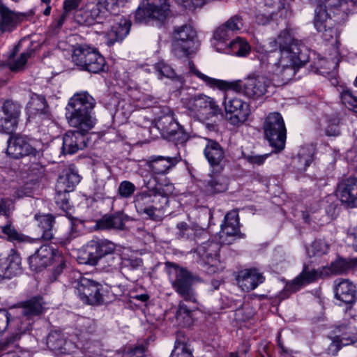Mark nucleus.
<instances>
[{"label":"nucleus","instance_id":"f257e3e1","mask_svg":"<svg viewBox=\"0 0 357 357\" xmlns=\"http://www.w3.org/2000/svg\"><path fill=\"white\" fill-rule=\"evenodd\" d=\"M270 45L273 48L278 47L279 52H271L267 54L268 72L283 83L291 80L297 70L309 61L306 47L301 41L294 38L288 29L282 31L270 42Z\"/></svg>","mask_w":357,"mask_h":357},{"label":"nucleus","instance_id":"f03ea898","mask_svg":"<svg viewBox=\"0 0 357 357\" xmlns=\"http://www.w3.org/2000/svg\"><path fill=\"white\" fill-rule=\"evenodd\" d=\"M96 100L87 92L75 93L70 98L66 107V117L70 126L75 130H69L63 138V151L73 154L86 147L84 135L93 128L96 118L93 109Z\"/></svg>","mask_w":357,"mask_h":357},{"label":"nucleus","instance_id":"7ed1b4c3","mask_svg":"<svg viewBox=\"0 0 357 357\" xmlns=\"http://www.w3.org/2000/svg\"><path fill=\"white\" fill-rule=\"evenodd\" d=\"M40 298H32L22 304L21 315L16 317L12 309L0 308V335L7 329L12 331V335L0 342V351L10 352V348L16 347L15 342L20 336L30 331L33 319L43 312Z\"/></svg>","mask_w":357,"mask_h":357},{"label":"nucleus","instance_id":"20e7f679","mask_svg":"<svg viewBox=\"0 0 357 357\" xmlns=\"http://www.w3.org/2000/svg\"><path fill=\"white\" fill-rule=\"evenodd\" d=\"M150 192H142L134 197L135 207L138 213L146 215L152 220H157L156 211L162 209L169 203V196L174 192V187L172 183H157L155 187L146 184Z\"/></svg>","mask_w":357,"mask_h":357},{"label":"nucleus","instance_id":"39448f33","mask_svg":"<svg viewBox=\"0 0 357 357\" xmlns=\"http://www.w3.org/2000/svg\"><path fill=\"white\" fill-rule=\"evenodd\" d=\"M225 83L227 85L224 88H221L220 90H232L252 99H257L265 95L271 85L270 79L261 75H249L244 79V81H225Z\"/></svg>","mask_w":357,"mask_h":357},{"label":"nucleus","instance_id":"423d86ee","mask_svg":"<svg viewBox=\"0 0 357 357\" xmlns=\"http://www.w3.org/2000/svg\"><path fill=\"white\" fill-rule=\"evenodd\" d=\"M72 61L80 69L93 73L102 71L105 65V58L99 52L85 44L74 46Z\"/></svg>","mask_w":357,"mask_h":357},{"label":"nucleus","instance_id":"0eeeda50","mask_svg":"<svg viewBox=\"0 0 357 357\" xmlns=\"http://www.w3.org/2000/svg\"><path fill=\"white\" fill-rule=\"evenodd\" d=\"M263 129L269 144L278 151L284 149L287 130L282 116L278 112L270 113L265 119Z\"/></svg>","mask_w":357,"mask_h":357},{"label":"nucleus","instance_id":"6e6552de","mask_svg":"<svg viewBox=\"0 0 357 357\" xmlns=\"http://www.w3.org/2000/svg\"><path fill=\"white\" fill-rule=\"evenodd\" d=\"M184 105L194 118L208 119L220 113V108L213 98L204 94L185 99Z\"/></svg>","mask_w":357,"mask_h":357},{"label":"nucleus","instance_id":"1a4fd4ad","mask_svg":"<svg viewBox=\"0 0 357 357\" xmlns=\"http://www.w3.org/2000/svg\"><path fill=\"white\" fill-rule=\"evenodd\" d=\"M169 12L167 0H144L135 13V22L146 23L151 19L165 20Z\"/></svg>","mask_w":357,"mask_h":357},{"label":"nucleus","instance_id":"9d476101","mask_svg":"<svg viewBox=\"0 0 357 357\" xmlns=\"http://www.w3.org/2000/svg\"><path fill=\"white\" fill-rule=\"evenodd\" d=\"M9 135L6 151L7 155L13 159H20L29 155L34 157L39 155V151L27 136L13 133Z\"/></svg>","mask_w":357,"mask_h":357},{"label":"nucleus","instance_id":"9b49d317","mask_svg":"<svg viewBox=\"0 0 357 357\" xmlns=\"http://www.w3.org/2000/svg\"><path fill=\"white\" fill-rule=\"evenodd\" d=\"M75 294L84 303L99 305L103 302V298L100 294L102 285L100 283L82 276L75 282Z\"/></svg>","mask_w":357,"mask_h":357},{"label":"nucleus","instance_id":"f8f14e48","mask_svg":"<svg viewBox=\"0 0 357 357\" xmlns=\"http://www.w3.org/2000/svg\"><path fill=\"white\" fill-rule=\"evenodd\" d=\"M21 106L11 100H0V131L11 134L16 129Z\"/></svg>","mask_w":357,"mask_h":357},{"label":"nucleus","instance_id":"ddd939ff","mask_svg":"<svg viewBox=\"0 0 357 357\" xmlns=\"http://www.w3.org/2000/svg\"><path fill=\"white\" fill-rule=\"evenodd\" d=\"M195 36L196 32L191 25L184 24L176 27L173 33V48L175 54L187 56Z\"/></svg>","mask_w":357,"mask_h":357},{"label":"nucleus","instance_id":"4468645a","mask_svg":"<svg viewBox=\"0 0 357 357\" xmlns=\"http://www.w3.org/2000/svg\"><path fill=\"white\" fill-rule=\"evenodd\" d=\"M176 278L172 284L175 291L182 296L185 301L195 303L197 302L195 291L192 287V277L190 273L184 268L175 270Z\"/></svg>","mask_w":357,"mask_h":357},{"label":"nucleus","instance_id":"2eb2a0df","mask_svg":"<svg viewBox=\"0 0 357 357\" xmlns=\"http://www.w3.org/2000/svg\"><path fill=\"white\" fill-rule=\"evenodd\" d=\"M225 109L227 114H230L227 118L233 125L246 121L250 112L248 104L237 98L225 100Z\"/></svg>","mask_w":357,"mask_h":357},{"label":"nucleus","instance_id":"dca6fc26","mask_svg":"<svg viewBox=\"0 0 357 357\" xmlns=\"http://www.w3.org/2000/svg\"><path fill=\"white\" fill-rule=\"evenodd\" d=\"M336 196L348 207L357 205V178H348L340 181L337 186Z\"/></svg>","mask_w":357,"mask_h":357},{"label":"nucleus","instance_id":"f3484780","mask_svg":"<svg viewBox=\"0 0 357 357\" xmlns=\"http://www.w3.org/2000/svg\"><path fill=\"white\" fill-rule=\"evenodd\" d=\"M204 155L211 168L217 172L222 169L225 158L223 147L216 141L205 138Z\"/></svg>","mask_w":357,"mask_h":357},{"label":"nucleus","instance_id":"a211bd4d","mask_svg":"<svg viewBox=\"0 0 357 357\" xmlns=\"http://www.w3.org/2000/svg\"><path fill=\"white\" fill-rule=\"evenodd\" d=\"M314 24L316 29L322 33L326 40H330L337 36L334 29V22L328 15L326 6H319L315 10Z\"/></svg>","mask_w":357,"mask_h":357},{"label":"nucleus","instance_id":"6ab92c4d","mask_svg":"<svg viewBox=\"0 0 357 357\" xmlns=\"http://www.w3.org/2000/svg\"><path fill=\"white\" fill-rule=\"evenodd\" d=\"M55 250L49 245H42L33 255L28 258L30 268L35 272H40L52 264Z\"/></svg>","mask_w":357,"mask_h":357},{"label":"nucleus","instance_id":"aec40b11","mask_svg":"<svg viewBox=\"0 0 357 357\" xmlns=\"http://www.w3.org/2000/svg\"><path fill=\"white\" fill-rule=\"evenodd\" d=\"M180 160L178 153L174 156L152 155L146 160V165L153 174H165Z\"/></svg>","mask_w":357,"mask_h":357},{"label":"nucleus","instance_id":"412c9836","mask_svg":"<svg viewBox=\"0 0 357 357\" xmlns=\"http://www.w3.org/2000/svg\"><path fill=\"white\" fill-rule=\"evenodd\" d=\"M156 127L167 137L178 141L184 139L185 135L180 125L175 121L172 114H167L158 118Z\"/></svg>","mask_w":357,"mask_h":357},{"label":"nucleus","instance_id":"4be33fe9","mask_svg":"<svg viewBox=\"0 0 357 357\" xmlns=\"http://www.w3.org/2000/svg\"><path fill=\"white\" fill-rule=\"evenodd\" d=\"M174 235L179 240L196 241L201 238H206L208 237L206 230L195 225H188L185 222L176 224Z\"/></svg>","mask_w":357,"mask_h":357},{"label":"nucleus","instance_id":"5701e85b","mask_svg":"<svg viewBox=\"0 0 357 357\" xmlns=\"http://www.w3.org/2000/svg\"><path fill=\"white\" fill-rule=\"evenodd\" d=\"M35 218L38 222V226L42 231L41 238L43 240L50 241L54 239L55 244L59 243L62 245H66L70 241L69 238H54L52 228L54 223V218L51 214L36 215Z\"/></svg>","mask_w":357,"mask_h":357},{"label":"nucleus","instance_id":"b1692460","mask_svg":"<svg viewBox=\"0 0 357 357\" xmlns=\"http://www.w3.org/2000/svg\"><path fill=\"white\" fill-rule=\"evenodd\" d=\"M318 276L319 273L317 271L310 269L308 267L305 266L302 272L295 279L287 283L284 291L290 294L294 293L305 285L315 281Z\"/></svg>","mask_w":357,"mask_h":357},{"label":"nucleus","instance_id":"393cba45","mask_svg":"<svg viewBox=\"0 0 357 357\" xmlns=\"http://www.w3.org/2000/svg\"><path fill=\"white\" fill-rule=\"evenodd\" d=\"M335 296L342 303H352L356 298V287L349 280L339 279L335 281Z\"/></svg>","mask_w":357,"mask_h":357},{"label":"nucleus","instance_id":"a878e982","mask_svg":"<svg viewBox=\"0 0 357 357\" xmlns=\"http://www.w3.org/2000/svg\"><path fill=\"white\" fill-rule=\"evenodd\" d=\"M264 280L262 274L256 269L245 270L237 278L238 285L245 291L255 289Z\"/></svg>","mask_w":357,"mask_h":357},{"label":"nucleus","instance_id":"bb28decb","mask_svg":"<svg viewBox=\"0 0 357 357\" xmlns=\"http://www.w3.org/2000/svg\"><path fill=\"white\" fill-rule=\"evenodd\" d=\"M333 335L340 339L342 344L350 345L357 342V328L347 323H342L334 326Z\"/></svg>","mask_w":357,"mask_h":357},{"label":"nucleus","instance_id":"cd10ccee","mask_svg":"<svg viewBox=\"0 0 357 357\" xmlns=\"http://www.w3.org/2000/svg\"><path fill=\"white\" fill-rule=\"evenodd\" d=\"M130 29V23L126 20H121L119 23L112 26L107 33V45H112L121 41L128 34Z\"/></svg>","mask_w":357,"mask_h":357},{"label":"nucleus","instance_id":"c85d7f7f","mask_svg":"<svg viewBox=\"0 0 357 357\" xmlns=\"http://www.w3.org/2000/svg\"><path fill=\"white\" fill-rule=\"evenodd\" d=\"M232 33L222 24L214 31L212 45L219 52H227L229 40Z\"/></svg>","mask_w":357,"mask_h":357},{"label":"nucleus","instance_id":"c756f323","mask_svg":"<svg viewBox=\"0 0 357 357\" xmlns=\"http://www.w3.org/2000/svg\"><path fill=\"white\" fill-rule=\"evenodd\" d=\"M77 259L79 264L96 266L101 259L92 241H90L79 251Z\"/></svg>","mask_w":357,"mask_h":357},{"label":"nucleus","instance_id":"7c9ffc66","mask_svg":"<svg viewBox=\"0 0 357 357\" xmlns=\"http://www.w3.org/2000/svg\"><path fill=\"white\" fill-rule=\"evenodd\" d=\"M239 231L238 214L237 211H231L227 213L224 222L221 225V238L224 235L235 236Z\"/></svg>","mask_w":357,"mask_h":357},{"label":"nucleus","instance_id":"2f4dec72","mask_svg":"<svg viewBox=\"0 0 357 357\" xmlns=\"http://www.w3.org/2000/svg\"><path fill=\"white\" fill-rule=\"evenodd\" d=\"M220 248V245L218 243L207 241L200 244L197 248L195 252L203 261L210 263L218 257Z\"/></svg>","mask_w":357,"mask_h":357},{"label":"nucleus","instance_id":"473e14b6","mask_svg":"<svg viewBox=\"0 0 357 357\" xmlns=\"http://www.w3.org/2000/svg\"><path fill=\"white\" fill-rule=\"evenodd\" d=\"M125 219V215L118 212L112 215H104L97 222V225L100 229H123Z\"/></svg>","mask_w":357,"mask_h":357},{"label":"nucleus","instance_id":"72a5a7b5","mask_svg":"<svg viewBox=\"0 0 357 357\" xmlns=\"http://www.w3.org/2000/svg\"><path fill=\"white\" fill-rule=\"evenodd\" d=\"M4 269L7 279H10L22 272L21 257L19 254L12 251L6 258L3 259Z\"/></svg>","mask_w":357,"mask_h":357},{"label":"nucleus","instance_id":"f704fd0d","mask_svg":"<svg viewBox=\"0 0 357 357\" xmlns=\"http://www.w3.org/2000/svg\"><path fill=\"white\" fill-rule=\"evenodd\" d=\"M100 10L96 5H88L85 8L79 10L77 15V20L79 24L90 26L97 22Z\"/></svg>","mask_w":357,"mask_h":357},{"label":"nucleus","instance_id":"c9c22d12","mask_svg":"<svg viewBox=\"0 0 357 357\" xmlns=\"http://www.w3.org/2000/svg\"><path fill=\"white\" fill-rule=\"evenodd\" d=\"M0 15L1 17L0 29L2 31H10L17 24L18 16L1 3H0Z\"/></svg>","mask_w":357,"mask_h":357},{"label":"nucleus","instance_id":"e433bc0d","mask_svg":"<svg viewBox=\"0 0 357 357\" xmlns=\"http://www.w3.org/2000/svg\"><path fill=\"white\" fill-rule=\"evenodd\" d=\"M79 181L80 177L77 172L68 170L64 175L59 178L56 186H59V190L66 189L71 192Z\"/></svg>","mask_w":357,"mask_h":357},{"label":"nucleus","instance_id":"4c0bfd02","mask_svg":"<svg viewBox=\"0 0 357 357\" xmlns=\"http://www.w3.org/2000/svg\"><path fill=\"white\" fill-rule=\"evenodd\" d=\"M228 187V179L222 174L211 176L206 189L208 192L215 194L225 192Z\"/></svg>","mask_w":357,"mask_h":357},{"label":"nucleus","instance_id":"58836bf2","mask_svg":"<svg viewBox=\"0 0 357 357\" xmlns=\"http://www.w3.org/2000/svg\"><path fill=\"white\" fill-rule=\"evenodd\" d=\"M6 223L1 226V231L6 236L7 239L13 242H30L28 236L19 232L14 227L13 222L7 218Z\"/></svg>","mask_w":357,"mask_h":357},{"label":"nucleus","instance_id":"ea45409f","mask_svg":"<svg viewBox=\"0 0 357 357\" xmlns=\"http://www.w3.org/2000/svg\"><path fill=\"white\" fill-rule=\"evenodd\" d=\"M100 259L115 252L116 245L113 242L105 238H94L91 240Z\"/></svg>","mask_w":357,"mask_h":357},{"label":"nucleus","instance_id":"a19ab883","mask_svg":"<svg viewBox=\"0 0 357 357\" xmlns=\"http://www.w3.org/2000/svg\"><path fill=\"white\" fill-rule=\"evenodd\" d=\"M46 343L48 348L53 351L66 352V341L63 335L57 331H52L47 336Z\"/></svg>","mask_w":357,"mask_h":357},{"label":"nucleus","instance_id":"79ce46f5","mask_svg":"<svg viewBox=\"0 0 357 357\" xmlns=\"http://www.w3.org/2000/svg\"><path fill=\"white\" fill-rule=\"evenodd\" d=\"M227 44V54L244 56L248 54L250 50V47L247 41L240 37H237L236 39L229 41Z\"/></svg>","mask_w":357,"mask_h":357},{"label":"nucleus","instance_id":"37998d69","mask_svg":"<svg viewBox=\"0 0 357 357\" xmlns=\"http://www.w3.org/2000/svg\"><path fill=\"white\" fill-rule=\"evenodd\" d=\"M189 70L190 72L196 75L198 78L204 81L206 84L211 88H218L220 90L221 88H224L227 84L225 80L218 79L215 78L210 77L201 72H199L196 68L192 61H188Z\"/></svg>","mask_w":357,"mask_h":357},{"label":"nucleus","instance_id":"c03bdc74","mask_svg":"<svg viewBox=\"0 0 357 357\" xmlns=\"http://www.w3.org/2000/svg\"><path fill=\"white\" fill-rule=\"evenodd\" d=\"M155 69L160 78L163 77L173 80H177L181 84H183V77L181 76L177 75L172 66L165 63L164 61H160L157 63L155 65Z\"/></svg>","mask_w":357,"mask_h":357},{"label":"nucleus","instance_id":"a18cd8bd","mask_svg":"<svg viewBox=\"0 0 357 357\" xmlns=\"http://www.w3.org/2000/svg\"><path fill=\"white\" fill-rule=\"evenodd\" d=\"M176 321L183 327L192 324V312L183 302H180L176 314Z\"/></svg>","mask_w":357,"mask_h":357},{"label":"nucleus","instance_id":"49530a36","mask_svg":"<svg viewBox=\"0 0 357 357\" xmlns=\"http://www.w3.org/2000/svg\"><path fill=\"white\" fill-rule=\"evenodd\" d=\"M108 256L105 260L106 264L102 266V269L106 272L121 271L122 269V257L115 253Z\"/></svg>","mask_w":357,"mask_h":357},{"label":"nucleus","instance_id":"de8ad7c7","mask_svg":"<svg viewBox=\"0 0 357 357\" xmlns=\"http://www.w3.org/2000/svg\"><path fill=\"white\" fill-rule=\"evenodd\" d=\"M329 250L328 244L321 239L315 240L312 245L307 248V253L310 257L322 255Z\"/></svg>","mask_w":357,"mask_h":357},{"label":"nucleus","instance_id":"09e8293b","mask_svg":"<svg viewBox=\"0 0 357 357\" xmlns=\"http://www.w3.org/2000/svg\"><path fill=\"white\" fill-rule=\"evenodd\" d=\"M55 202L56 205L63 211H68L70 208L69 202V192L66 189L59 190V186L56 185Z\"/></svg>","mask_w":357,"mask_h":357},{"label":"nucleus","instance_id":"8fccbe9b","mask_svg":"<svg viewBox=\"0 0 357 357\" xmlns=\"http://www.w3.org/2000/svg\"><path fill=\"white\" fill-rule=\"evenodd\" d=\"M32 50L23 52L20 54V56L17 59H14L12 57L8 59V65L12 71H17L20 70L24 66L28 59L32 54Z\"/></svg>","mask_w":357,"mask_h":357},{"label":"nucleus","instance_id":"3c124183","mask_svg":"<svg viewBox=\"0 0 357 357\" xmlns=\"http://www.w3.org/2000/svg\"><path fill=\"white\" fill-rule=\"evenodd\" d=\"M170 357H193V356L190 348L187 344L176 341Z\"/></svg>","mask_w":357,"mask_h":357},{"label":"nucleus","instance_id":"603ef678","mask_svg":"<svg viewBox=\"0 0 357 357\" xmlns=\"http://www.w3.org/2000/svg\"><path fill=\"white\" fill-rule=\"evenodd\" d=\"M136 190L135 185L129 181L120 183L118 188V194L121 198L128 199L132 196Z\"/></svg>","mask_w":357,"mask_h":357},{"label":"nucleus","instance_id":"864d4df0","mask_svg":"<svg viewBox=\"0 0 357 357\" xmlns=\"http://www.w3.org/2000/svg\"><path fill=\"white\" fill-rule=\"evenodd\" d=\"M333 266L335 273H343L347 270L357 266V259L349 261L345 259H341L337 261Z\"/></svg>","mask_w":357,"mask_h":357},{"label":"nucleus","instance_id":"5fc2aeb1","mask_svg":"<svg viewBox=\"0 0 357 357\" xmlns=\"http://www.w3.org/2000/svg\"><path fill=\"white\" fill-rule=\"evenodd\" d=\"M254 314V311L249 305H244L235 312V317L239 321H245L250 319Z\"/></svg>","mask_w":357,"mask_h":357},{"label":"nucleus","instance_id":"6e6d98bb","mask_svg":"<svg viewBox=\"0 0 357 357\" xmlns=\"http://www.w3.org/2000/svg\"><path fill=\"white\" fill-rule=\"evenodd\" d=\"M223 24L232 34L243 27L242 19L239 15H234L230 17Z\"/></svg>","mask_w":357,"mask_h":357},{"label":"nucleus","instance_id":"4d7b16f0","mask_svg":"<svg viewBox=\"0 0 357 357\" xmlns=\"http://www.w3.org/2000/svg\"><path fill=\"white\" fill-rule=\"evenodd\" d=\"M146 346L137 344L126 351L123 357H146Z\"/></svg>","mask_w":357,"mask_h":357},{"label":"nucleus","instance_id":"13d9d810","mask_svg":"<svg viewBox=\"0 0 357 357\" xmlns=\"http://www.w3.org/2000/svg\"><path fill=\"white\" fill-rule=\"evenodd\" d=\"M341 100L342 103L350 109H354L357 105V98L349 91H344L342 93Z\"/></svg>","mask_w":357,"mask_h":357},{"label":"nucleus","instance_id":"bf43d9fd","mask_svg":"<svg viewBox=\"0 0 357 357\" xmlns=\"http://www.w3.org/2000/svg\"><path fill=\"white\" fill-rule=\"evenodd\" d=\"M142 265V260L139 257H122V268H129L132 270L138 268Z\"/></svg>","mask_w":357,"mask_h":357},{"label":"nucleus","instance_id":"052dcab7","mask_svg":"<svg viewBox=\"0 0 357 357\" xmlns=\"http://www.w3.org/2000/svg\"><path fill=\"white\" fill-rule=\"evenodd\" d=\"M269 154L264 155H255L250 154L245 155V159L250 164L253 165H261L265 162L266 159L268 157Z\"/></svg>","mask_w":357,"mask_h":357},{"label":"nucleus","instance_id":"680f3d73","mask_svg":"<svg viewBox=\"0 0 357 357\" xmlns=\"http://www.w3.org/2000/svg\"><path fill=\"white\" fill-rule=\"evenodd\" d=\"M342 342L340 339L336 338V336H334L331 338V343L328 347V353L333 356L337 355V352L340 350V349L344 347Z\"/></svg>","mask_w":357,"mask_h":357},{"label":"nucleus","instance_id":"e2e57ef3","mask_svg":"<svg viewBox=\"0 0 357 357\" xmlns=\"http://www.w3.org/2000/svg\"><path fill=\"white\" fill-rule=\"evenodd\" d=\"M13 208V203L11 200L0 199V215H3L6 218H8L10 213Z\"/></svg>","mask_w":357,"mask_h":357},{"label":"nucleus","instance_id":"0e129e2a","mask_svg":"<svg viewBox=\"0 0 357 357\" xmlns=\"http://www.w3.org/2000/svg\"><path fill=\"white\" fill-rule=\"evenodd\" d=\"M207 0H183V6L186 8H195L202 6Z\"/></svg>","mask_w":357,"mask_h":357},{"label":"nucleus","instance_id":"69168bd1","mask_svg":"<svg viewBox=\"0 0 357 357\" xmlns=\"http://www.w3.org/2000/svg\"><path fill=\"white\" fill-rule=\"evenodd\" d=\"M82 0H65L63 3V10L66 13H70L76 9Z\"/></svg>","mask_w":357,"mask_h":357},{"label":"nucleus","instance_id":"338daca9","mask_svg":"<svg viewBox=\"0 0 357 357\" xmlns=\"http://www.w3.org/2000/svg\"><path fill=\"white\" fill-rule=\"evenodd\" d=\"M347 241L351 243L354 248L357 251V227L349 231L347 236Z\"/></svg>","mask_w":357,"mask_h":357},{"label":"nucleus","instance_id":"774afa93","mask_svg":"<svg viewBox=\"0 0 357 357\" xmlns=\"http://www.w3.org/2000/svg\"><path fill=\"white\" fill-rule=\"evenodd\" d=\"M326 134L328 136H338L340 134V130L337 124H328L326 128Z\"/></svg>","mask_w":357,"mask_h":357}]
</instances>
